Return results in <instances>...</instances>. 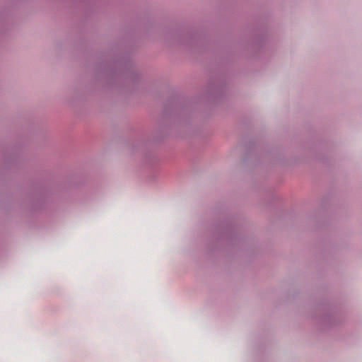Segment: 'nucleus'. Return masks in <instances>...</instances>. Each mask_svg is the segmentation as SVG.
<instances>
[{"instance_id": "f03ea898", "label": "nucleus", "mask_w": 362, "mask_h": 362, "mask_svg": "<svg viewBox=\"0 0 362 362\" xmlns=\"http://www.w3.org/2000/svg\"><path fill=\"white\" fill-rule=\"evenodd\" d=\"M322 316L318 319L319 324L323 327H329L339 324L341 321L339 314L329 308H321Z\"/></svg>"}, {"instance_id": "20e7f679", "label": "nucleus", "mask_w": 362, "mask_h": 362, "mask_svg": "<svg viewBox=\"0 0 362 362\" xmlns=\"http://www.w3.org/2000/svg\"><path fill=\"white\" fill-rule=\"evenodd\" d=\"M226 83L223 81H210L208 86L209 93L215 97L220 98L226 90Z\"/></svg>"}, {"instance_id": "39448f33", "label": "nucleus", "mask_w": 362, "mask_h": 362, "mask_svg": "<svg viewBox=\"0 0 362 362\" xmlns=\"http://www.w3.org/2000/svg\"><path fill=\"white\" fill-rule=\"evenodd\" d=\"M177 110L176 104L175 102V99L172 98L168 103L165 104L164 106V112L165 114H170L171 111H174Z\"/></svg>"}, {"instance_id": "7ed1b4c3", "label": "nucleus", "mask_w": 362, "mask_h": 362, "mask_svg": "<svg viewBox=\"0 0 362 362\" xmlns=\"http://www.w3.org/2000/svg\"><path fill=\"white\" fill-rule=\"evenodd\" d=\"M119 64L123 67L125 74L130 81L133 83L139 81L140 76L132 61L129 59H122V61L119 62Z\"/></svg>"}, {"instance_id": "f257e3e1", "label": "nucleus", "mask_w": 362, "mask_h": 362, "mask_svg": "<svg viewBox=\"0 0 362 362\" xmlns=\"http://www.w3.org/2000/svg\"><path fill=\"white\" fill-rule=\"evenodd\" d=\"M171 37L173 43L183 46L189 51H195L201 42V37L197 32L187 31L184 33L175 30L167 36V40H170Z\"/></svg>"}]
</instances>
